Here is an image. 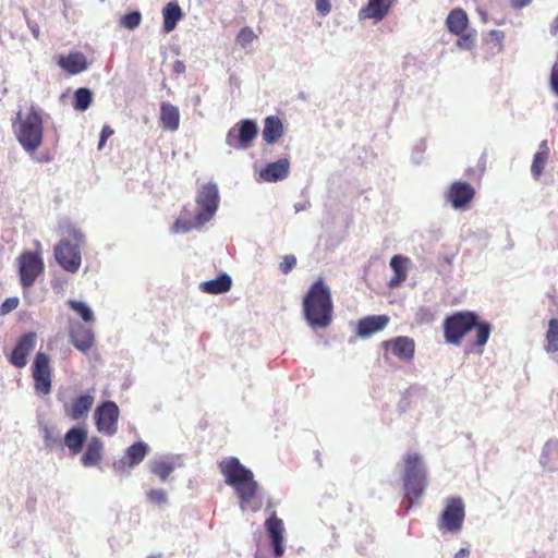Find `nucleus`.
Listing matches in <instances>:
<instances>
[{
  "instance_id": "f257e3e1",
  "label": "nucleus",
  "mask_w": 558,
  "mask_h": 558,
  "mask_svg": "<svg viewBox=\"0 0 558 558\" xmlns=\"http://www.w3.org/2000/svg\"><path fill=\"white\" fill-rule=\"evenodd\" d=\"M473 329L476 335L470 347L478 349L482 353L490 335L489 323L481 322L478 315L471 311L456 312L447 316L442 323L444 338L448 344L460 345L468 332Z\"/></svg>"
},
{
  "instance_id": "f03ea898",
  "label": "nucleus",
  "mask_w": 558,
  "mask_h": 558,
  "mask_svg": "<svg viewBox=\"0 0 558 558\" xmlns=\"http://www.w3.org/2000/svg\"><path fill=\"white\" fill-rule=\"evenodd\" d=\"M225 483L232 487L239 499V507L242 511L251 509L257 511L260 505L252 506L255 500L259 484L254 478L253 472L246 468L236 457H228L218 463Z\"/></svg>"
},
{
  "instance_id": "7ed1b4c3",
  "label": "nucleus",
  "mask_w": 558,
  "mask_h": 558,
  "mask_svg": "<svg viewBox=\"0 0 558 558\" xmlns=\"http://www.w3.org/2000/svg\"><path fill=\"white\" fill-rule=\"evenodd\" d=\"M220 204L217 183L208 182L198 187L195 197V214L184 211L171 227L173 233H186L193 229H202L216 215Z\"/></svg>"
},
{
  "instance_id": "20e7f679",
  "label": "nucleus",
  "mask_w": 558,
  "mask_h": 558,
  "mask_svg": "<svg viewBox=\"0 0 558 558\" xmlns=\"http://www.w3.org/2000/svg\"><path fill=\"white\" fill-rule=\"evenodd\" d=\"M303 318L313 330L326 329L332 320L333 304L330 288L324 279L316 280L302 302Z\"/></svg>"
},
{
  "instance_id": "39448f33",
  "label": "nucleus",
  "mask_w": 558,
  "mask_h": 558,
  "mask_svg": "<svg viewBox=\"0 0 558 558\" xmlns=\"http://www.w3.org/2000/svg\"><path fill=\"white\" fill-rule=\"evenodd\" d=\"M13 129L19 143L27 153H34L43 143V119L32 107L26 114L17 113Z\"/></svg>"
},
{
  "instance_id": "423d86ee",
  "label": "nucleus",
  "mask_w": 558,
  "mask_h": 558,
  "mask_svg": "<svg viewBox=\"0 0 558 558\" xmlns=\"http://www.w3.org/2000/svg\"><path fill=\"white\" fill-rule=\"evenodd\" d=\"M20 284L23 290L29 289L44 272L45 264L40 252L25 251L19 258Z\"/></svg>"
},
{
  "instance_id": "0eeeda50",
  "label": "nucleus",
  "mask_w": 558,
  "mask_h": 558,
  "mask_svg": "<svg viewBox=\"0 0 558 558\" xmlns=\"http://www.w3.org/2000/svg\"><path fill=\"white\" fill-rule=\"evenodd\" d=\"M120 409L114 401H102L97 405L94 418L97 430L106 436H113L118 432Z\"/></svg>"
},
{
  "instance_id": "6e6552de",
  "label": "nucleus",
  "mask_w": 558,
  "mask_h": 558,
  "mask_svg": "<svg viewBox=\"0 0 558 558\" xmlns=\"http://www.w3.org/2000/svg\"><path fill=\"white\" fill-rule=\"evenodd\" d=\"M465 512L460 497L447 499L446 507L438 520V529L441 532L457 533L462 529Z\"/></svg>"
},
{
  "instance_id": "1a4fd4ad",
  "label": "nucleus",
  "mask_w": 558,
  "mask_h": 558,
  "mask_svg": "<svg viewBox=\"0 0 558 558\" xmlns=\"http://www.w3.org/2000/svg\"><path fill=\"white\" fill-rule=\"evenodd\" d=\"M257 133L258 128L254 120H242L228 131L226 144L233 148L246 149L251 147Z\"/></svg>"
},
{
  "instance_id": "9d476101",
  "label": "nucleus",
  "mask_w": 558,
  "mask_h": 558,
  "mask_svg": "<svg viewBox=\"0 0 558 558\" xmlns=\"http://www.w3.org/2000/svg\"><path fill=\"white\" fill-rule=\"evenodd\" d=\"M50 359L44 352H37L33 362V378L35 390L40 395H48L51 390Z\"/></svg>"
},
{
  "instance_id": "9b49d317",
  "label": "nucleus",
  "mask_w": 558,
  "mask_h": 558,
  "mask_svg": "<svg viewBox=\"0 0 558 558\" xmlns=\"http://www.w3.org/2000/svg\"><path fill=\"white\" fill-rule=\"evenodd\" d=\"M37 342V335L34 331L22 335L14 345L9 362L17 367L23 368L27 364L28 354L35 349Z\"/></svg>"
},
{
  "instance_id": "f8f14e48",
  "label": "nucleus",
  "mask_w": 558,
  "mask_h": 558,
  "mask_svg": "<svg viewBox=\"0 0 558 558\" xmlns=\"http://www.w3.org/2000/svg\"><path fill=\"white\" fill-rule=\"evenodd\" d=\"M265 529L267 531L272 554L275 558H281L284 554V526L283 521L279 519L275 512L265 521Z\"/></svg>"
},
{
  "instance_id": "ddd939ff",
  "label": "nucleus",
  "mask_w": 558,
  "mask_h": 558,
  "mask_svg": "<svg viewBox=\"0 0 558 558\" xmlns=\"http://www.w3.org/2000/svg\"><path fill=\"white\" fill-rule=\"evenodd\" d=\"M69 337L70 342L83 353H86L95 342L93 329L77 320L70 323Z\"/></svg>"
},
{
  "instance_id": "4468645a",
  "label": "nucleus",
  "mask_w": 558,
  "mask_h": 558,
  "mask_svg": "<svg viewBox=\"0 0 558 558\" xmlns=\"http://www.w3.org/2000/svg\"><path fill=\"white\" fill-rule=\"evenodd\" d=\"M149 451V447L144 441H137L131 445L124 456L113 463V468L117 472L123 473L126 469H131L140 464Z\"/></svg>"
},
{
  "instance_id": "2eb2a0df",
  "label": "nucleus",
  "mask_w": 558,
  "mask_h": 558,
  "mask_svg": "<svg viewBox=\"0 0 558 558\" xmlns=\"http://www.w3.org/2000/svg\"><path fill=\"white\" fill-rule=\"evenodd\" d=\"M54 258L65 271L75 274L82 264L80 246H54Z\"/></svg>"
},
{
  "instance_id": "dca6fc26",
  "label": "nucleus",
  "mask_w": 558,
  "mask_h": 558,
  "mask_svg": "<svg viewBox=\"0 0 558 558\" xmlns=\"http://www.w3.org/2000/svg\"><path fill=\"white\" fill-rule=\"evenodd\" d=\"M474 195L475 190L470 183L457 181L450 185V189L447 193V199L451 203L453 208L464 209L472 202Z\"/></svg>"
},
{
  "instance_id": "f3484780",
  "label": "nucleus",
  "mask_w": 558,
  "mask_h": 558,
  "mask_svg": "<svg viewBox=\"0 0 558 558\" xmlns=\"http://www.w3.org/2000/svg\"><path fill=\"white\" fill-rule=\"evenodd\" d=\"M383 345L400 360L410 361L414 356L415 343L414 340L409 337L399 336L395 339L384 341Z\"/></svg>"
},
{
  "instance_id": "a211bd4d",
  "label": "nucleus",
  "mask_w": 558,
  "mask_h": 558,
  "mask_svg": "<svg viewBox=\"0 0 558 558\" xmlns=\"http://www.w3.org/2000/svg\"><path fill=\"white\" fill-rule=\"evenodd\" d=\"M290 162L287 158L268 163L259 171V180L264 182H277L288 177Z\"/></svg>"
},
{
  "instance_id": "6ab92c4d",
  "label": "nucleus",
  "mask_w": 558,
  "mask_h": 558,
  "mask_svg": "<svg viewBox=\"0 0 558 558\" xmlns=\"http://www.w3.org/2000/svg\"><path fill=\"white\" fill-rule=\"evenodd\" d=\"M405 498L409 501V507L413 501L420 499L427 487V474L417 476H402Z\"/></svg>"
},
{
  "instance_id": "aec40b11",
  "label": "nucleus",
  "mask_w": 558,
  "mask_h": 558,
  "mask_svg": "<svg viewBox=\"0 0 558 558\" xmlns=\"http://www.w3.org/2000/svg\"><path fill=\"white\" fill-rule=\"evenodd\" d=\"M389 323L387 315L367 316L359 320L356 325V333L362 338L373 336L375 332L383 330Z\"/></svg>"
},
{
  "instance_id": "412c9836",
  "label": "nucleus",
  "mask_w": 558,
  "mask_h": 558,
  "mask_svg": "<svg viewBox=\"0 0 558 558\" xmlns=\"http://www.w3.org/2000/svg\"><path fill=\"white\" fill-rule=\"evenodd\" d=\"M397 0H368L367 5L360 11L362 19L381 21Z\"/></svg>"
},
{
  "instance_id": "4be33fe9",
  "label": "nucleus",
  "mask_w": 558,
  "mask_h": 558,
  "mask_svg": "<svg viewBox=\"0 0 558 558\" xmlns=\"http://www.w3.org/2000/svg\"><path fill=\"white\" fill-rule=\"evenodd\" d=\"M94 396L84 393L76 397L70 407H64V413L73 421L83 418L94 404Z\"/></svg>"
},
{
  "instance_id": "5701e85b",
  "label": "nucleus",
  "mask_w": 558,
  "mask_h": 558,
  "mask_svg": "<svg viewBox=\"0 0 558 558\" xmlns=\"http://www.w3.org/2000/svg\"><path fill=\"white\" fill-rule=\"evenodd\" d=\"M427 474L423 457L418 452H408L402 458V476Z\"/></svg>"
},
{
  "instance_id": "b1692460",
  "label": "nucleus",
  "mask_w": 558,
  "mask_h": 558,
  "mask_svg": "<svg viewBox=\"0 0 558 558\" xmlns=\"http://www.w3.org/2000/svg\"><path fill=\"white\" fill-rule=\"evenodd\" d=\"M160 124L167 131H177L180 125V111L178 107L169 102H162L160 106Z\"/></svg>"
},
{
  "instance_id": "393cba45",
  "label": "nucleus",
  "mask_w": 558,
  "mask_h": 558,
  "mask_svg": "<svg viewBox=\"0 0 558 558\" xmlns=\"http://www.w3.org/2000/svg\"><path fill=\"white\" fill-rule=\"evenodd\" d=\"M86 439L87 430L85 427L73 426L64 435V445L69 448L72 454H77L81 452Z\"/></svg>"
},
{
  "instance_id": "a878e982",
  "label": "nucleus",
  "mask_w": 558,
  "mask_h": 558,
  "mask_svg": "<svg viewBox=\"0 0 558 558\" xmlns=\"http://www.w3.org/2000/svg\"><path fill=\"white\" fill-rule=\"evenodd\" d=\"M448 31L453 35H460L468 31L469 17L465 11L461 8L451 10L446 19Z\"/></svg>"
},
{
  "instance_id": "bb28decb",
  "label": "nucleus",
  "mask_w": 558,
  "mask_h": 558,
  "mask_svg": "<svg viewBox=\"0 0 558 558\" xmlns=\"http://www.w3.org/2000/svg\"><path fill=\"white\" fill-rule=\"evenodd\" d=\"M104 442L98 437H92L87 444L86 450L81 458L84 466H94L102 458Z\"/></svg>"
},
{
  "instance_id": "cd10ccee",
  "label": "nucleus",
  "mask_w": 558,
  "mask_h": 558,
  "mask_svg": "<svg viewBox=\"0 0 558 558\" xmlns=\"http://www.w3.org/2000/svg\"><path fill=\"white\" fill-rule=\"evenodd\" d=\"M58 64L71 74H77L87 69L86 57L82 52H72L60 57Z\"/></svg>"
},
{
  "instance_id": "c85d7f7f",
  "label": "nucleus",
  "mask_w": 558,
  "mask_h": 558,
  "mask_svg": "<svg viewBox=\"0 0 558 558\" xmlns=\"http://www.w3.org/2000/svg\"><path fill=\"white\" fill-rule=\"evenodd\" d=\"M232 287L231 277L223 272L219 275L217 278L208 281H204L199 284V288L203 292L208 294H221L230 291Z\"/></svg>"
},
{
  "instance_id": "c756f323",
  "label": "nucleus",
  "mask_w": 558,
  "mask_h": 558,
  "mask_svg": "<svg viewBox=\"0 0 558 558\" xmlns=\"http://www.w3.org/2000/svg\"><path fill=\"white\" fill-rule=\"evenodd\" d=\"M283 134V124L276 116H269L264 121L263 140L267 144L276 143Z\"/></svg>"
},
{
  "instance_id": "7c9ffc66",
  "label": "nucleus",
  "mask_w": 558,
  "mask_h": 558,
  "mask_svg": "<svg viewBox=\"0 0 558 558\" xmlns=\"http://www.w3.org/2000/svg\"><path fill=\"white\" fill-rule=\"evenodd\" d=\"M59 234V244H80L85 240L83 232L70 221L60 222Z\"/></svg>"
},
{
  "instance_id": "2f4dec72",
  "label": "nucleus",
  "mask_w": 558,
  "mask_h": 558,
  "mask_svg": "<svg viewBox=\"0 0 558 558\" xmlns=\"http://www.w3.org/2000/svg\"><path fill=\"white\" fill-rule=\"evenodd\" d=\"M174 469L175 464L169 457L154 459L149 462L150 472L158 476L161 482H166Z\"/></svg>"
},
{
  "instance_id": "473e14b6",
  "label": "nucleus",
  "mask_w": 558,
  "mask_h": 558,
  "mask_svg": "<svg viewBox=\"0 0 558 558\" xmlns=\"http://www.w3.org/2000/svg\"><path fill=\"white\" fill-rule=\"evenodd\" d=\"M162 16L163 29L166 33H170L177 27V24L182 19L183 13L180 5L177 2H169L162 9Z\"/></svg>"
},
{
  "instance_id": "72a5a7b5",
  "label": "nucleus",
  "mask_w": 558,
  "mask_h": 558,
  "mask_svg": "<svg viewBox=\"0 0 558 558\" xmlns=\"http://www.w3.org/2000/svg\"><path fill=\"white\" fill-rule=\"evenodd\" d=\"M549 146L546 140L542 141L538 151L534 155L531 172L535 179H539L549 158Z\"/></svg>"
},
{
  "instance_id": "f704fd0d",
  "label": "nucleus",
  "mask_w": 558,
  "mask_h": 558,
  "mask_svg": "<svg viewBox=\"0 0 558 558\" xmlns=\"http://www.w3.org/2000/svg\"><path fill=\"white\" fill-rule=\"evenodd\" d=\"M409 258L396 255L390 260V267L395 271V276L390 279V287H398L401 282H403L407 278V268L409 264Z\"/></svg>"
},
{
  "instance_id": "c9c22d12",
  "label": "nucleus",
  "mask_w": 558,
  "mask_h": 558,
  "mask_svg": "<svg viewBox=\"0 0 558 558\" xmlns=\"http://www.w3.org/2000/svg\"><path fill=\"white\" fill-rule=\"evenodd\" d=\"M504 39H505V33L502 31L493 29V31L488 32V34L484 38L483 46L486 49L488 54L495 56L502 51Z\"/></svg>"
},
{
  "instance_id": "e433bc0d",
  "label": "nucleus",
  "mask_w": 558,
  "mask_h": 558,
  "mask_svg": "<svg viewBox=\"0 0 558 558\" xmlns=\"http://www.w3.org/2000/svg\"><path fill=\"white\" fill-rule=\"evenodd\" d=\"M546 351L558 352V318H551L548 322V329L546 332Z\"/></svg>"
},
{
  "instance_id": "4c0bfd02",
  "label": "nucleus",
  "mask_w": 558,
  "mask_h": 558,
  "mask_svg": "<svg viewBox=\"0 0 558 558\" xmlns=\"http://www.w3.org/2000/svg\"><path fill=\"white\" fill-rule=\"evenodd\" d=\"M68 305L73 310L85 323H93L95 320L94 312L92 308L82 301L69 300Z\"/></svg>"
},
{
  "instance_id": "58836bf2",
  "label": "nucleus",
  "mask_w": 558,
  "mask_h": 558,
  "mask_svg": "<svg viewBox=\"0 0 558 558\" xmlns=\"http://www.w3.org/2000/svg\"><path fill=\"white\" fill-rule=\"evenodd\" d=\"M92 104V92L88 88H78L74 94V108L85 111Z\"/></svg>"
},
{
  "instance_id": "ea45409f",
  "label": "nucleus",
  "mask_w": 558,
  "mask_h": 558,
  "mask_svg": "<svg viewBox=\"0 0 558 558\" xmlns=\"http://www.w3.org/2000/svg\"><path fill=\"white\" fill-rule=\"evenodd\" d=\"M146 499L149 504L158 506V507H166L168 505V494L162 488H151L146 493Z\"/></svg>"
},
{
  "instance_id": "a19ab883",
  "label": "nucleus",
  "mask_w": 558,
  "mask_h": 558,
  "mask_svg": "<svg viewBox=\"0 0 558 558\" xmlns=\"http://www.w3.org/2000/svg\"><path fill=\"white\" fill-rule=\"evenodd\" d=\"M46 448L52 449L60 444V433L47 425L40 428Z\"/></svg>"
},
{
  "instance_id": "79ce46f5",
  "label": "nucleus",
  "mask_w": 558,
  "mask_h": 558,
  "mask_svg": "<svg viewBox=\"0 0 558 558\" xmlns=\"http://www.w3.org/2000/svg\"><path fill=\"white\" fill-rule=\"evenodd\" d=\"M458 36L457 46L463 50H471L476 44V31H465Z\"/></svg>"
},
{
  "instance_id": "37998d69",
  "label": "nucleus",
  "mask_w": 558,
  "mask_h": 558,
  "mask_svg": "<svg viewBox=\"0 0 558 558\" xmlns=\"http://www.w3.org/2000/svg\"><path fill=\"white\" fill-rule=\"evenodd\" d=\"M256 38L255 33L250 27L242 28L238 36H236V43L243 47L246 48L248 45L253 43V40Z\"/></svg>"
},
{
  "instance_id": "c03bdc74",
  "label": "nucleus",
  "mask_w": 558,
  "mask_h": 558,
  "mask_svg": "<svg viewBox=\"0 0 558 558\" xmlns=\"http://www.w3.org/2000/svg\"><path fill=\"white\" fill-rule=\"evenodd\" d=\"M141 21H142L141 13L137 11H134V12L125 14L121 20V24L129 29H134L140 26Z\"/></svg>"
},
{
  "instance_id": "a18cd8bd",
  "label": "nucleus",
  "mask_w": 558,
  "mask_h": 558,
  "mask_svg": "<svg viewBox=\"0 0 558 558\" xmlns=\"http://www.w3.org/2000/svg\"><path fill=\"white\" fill-rule=\"evenodd\" d=\"M20 304V299L17 296H11L5 299L0 305V316H4L12 311H14Z\"/></svg>"
},
{
  "instance_id": "49530a36",
  "label": "nucleus",
  "mask_w": 558,
  "mask_h": 558,
  "mask_svg": "<svg viewBox=\"0 0 558 558\" xmlns=\"http://www.w3.org/2000/svg\"><path fill=\"white\" fill-rule=\"evenodd\" d=\"M296 266V257L293 254L283 256L282 262L279 264V270L287 275Z\"/></svg>"
},
{
  "instance_id": "de8ad7c7",
  "label": "nucleus",
  "mask_w": 558,
  "mask_h": 558,
  "mask_svg": "<svg viewBox=\"0 0 558 558\" xmlns=\"http://www.w3.org/2000/svg\"><path fill=\"white\" fill-rule=\"evenodd\" d=\"M434 313L427 307H421L416 313V320L420 324H427L433 322Z\"/></svg>"
},
{
  "instance_id": "09e8293b",
  "label": "nucleus",
  "mask_w": 558,
  "mask_h": 558,
  "mask_svg": "<svg viewBox=\"0 0 558 558\" xmlns=\"http://www.w3.org/2000/svg\"><path fill=\"white\" fill-rule=\"evenodd\" d=\"M315 7L322 15H327L331 10L330 0H316Z\"/></svg>"
},
{
  "instance_id": "8fccbe9b",
  "label": "nucleus",
  "mask_w": 558,
  "mask_h": 558,
  "mask_svg": "<svg viewBox=\"0 0 558 558\" xmlns=\"http://www.w3.org/2000/svg\"><path fill=\"white\" fill-rule=\"evenodd\" d=\"M113 134V130L109 125H105L101 131L100 140L98 143V149L101 150L105 146L107 138Z\"/></svg>"
},
{
  "instance_id": "3c124183",
  "label": "nucleus",
  "mask_w": 558,
  "mask_h": 558,
  "mask_svg": "<svg viewBox=\"0 0 558 558\" xmlns=\"http://www.w3.org/2000/svg\"><path fill=\"white\" fill-rule=\"evenodd\" d=\"M550 87L558 95V64H555L550 73Z\"/></svg>"
},
{
  "instance_id": "603ef678",
  "label": "nucleus",
  "mask_w": 558,
  "mask_h": 558,
  "mask_svg": "<svg viewBox=\"0 0 558 558\" xmlns=\"http://www.w3.org/2000/svg\"><path fill=\"white\" fill-rule=\"evenodd\" d=\"M530 2L531 0H511L512 5L518 9L527 5Z\"/></svg>"
},
{
  "instance_id": "864d4df0",
  "label": "nucleus",
  "mask_w": 558,
  "mask_h": 558,
  "mask_svg": "<svg viewBox=\"0 0 558 558\" xmlns=\"http://www.w3.org/2000/svg\"><path fill=\"white\" fill-rule=\"evenodd\" d=\"M173 69L177 73H183L185 71V65L182 61H177L173 65Z\"/></svg>"
},
{
  "instance_id": "5fc2aeb1",
  "label": "nucleus",
  "mask_w": 558,
  "mask_h": 558,
  "mask_svg": "<svg viewBox=\"0 0 558 558\" xmlns=\"http://www.w3.org/2000/svg\"><path fill=\"white\" fill-rule=\"evenodd\" d=\"M470 551L466 548H461L459 551L456 553L454 558H462L468 557Z\"/></svg>"
},
{
  "instance_id": "6e6d98bb",
  "label": "nucleus",
  "mask_w": 558,
  "mask_h": 558,
  "mask_svg": "<svg viewBox=\"0 0 558 558\" xmlns=\"http://www.w3.org/2000/svg\"><path fill=\"white\" fill-rule=\"evenodd\" d=\"M294 208H295V211L298 213V211H301V210L305 209V206L302 205V204H295Z\"/></svg>"
},
{
  "instance_id": "4d7b16f0",
  "label": "nucleus",
  "mask_w": 558,
  "mask_h": 558,
  "mask_svg": "<svg viewBox=\"0 0 558 558\" xmlns=\"http://www.w3.org/2000/svg\"><path fill=\"white\" fill-rule=\"evenodd\" d=\"M255 558H268V557H266L260 550H257L255 553Z\"/></svg>"
},
{
  "instance_id": "13d9d810",
  "label": "nucleus",
  "mask_w": 558,
  "mask_h": 558,
  "mask_svg": "<svg viewBox=\"0 0 558 558\" xmlns=\"http://www.w3.org/2000/svg\"><path fill=\"white\" fill-rule=\"evenodd\" d=\"M32 32H33V34H34V36H35L36 38H38V37H39V29H38V27H34V28H32Z\"/></svg>"
},
{
  "instance_id": "bf43d9fd",
  "label": "nucleus",
  "mask_w": 558,
  "mask_h": 558,
  "mask_svg": "<svg viewBox=\"0 0 558 558\" xmlns=\"http://www.w3.org/2000/svg\"><path fill=\"white\" fill-rule=\"evenodd\" d=\"M553 28H554L555 32L558 31V16L554 21Z\"/></svg>"
},
{
  "instance_id": "052dcab7",
  "label": "nucleus",
  "mask_w": 558,
  "mask_h": 558,
  "mask_svg": "<svg viewBox=\"0 0 558 558\" xmlns=\"http://www.w3.org/2000/svg\"><path fill=\"white\" fill-rule=\"evenodd\" d=\"M199 101H201V98H199V97H196L195 102H197V104H198Z\"/></svg>"
}]
</instances>
